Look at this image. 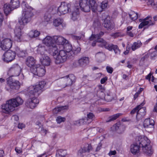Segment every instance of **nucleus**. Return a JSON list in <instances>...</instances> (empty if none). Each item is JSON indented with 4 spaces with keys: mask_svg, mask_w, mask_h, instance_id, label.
<instances>
[{
    "mask_svg": "<svg viewBox=\"0 0 157 157\" xmlns=\"http://www.w3.org/2000/svg\"><path fill=\"white\" fill-rule=\"evenodd\" d=\"M22 6L23 8L22 17L19 21V24H17L14 30L15 40L18 42L21 41L22 36V29L24 26L30 21L31 18L33 16L32 12L33 8L29 6L25 1H22Z\"/></svg>",
    "mask_w": 157,
    "mask_h": 157,
    "instance_id": "1",
    "label": "nucleus"
},
{
    "mask_svg": "<svg viewBox=\"0 0 157 157\" xmlns=\"http://www.w3.org/2000/svg\"><path fill=\"white\" fill-rule=\"evenodd\" d=\"M46 84L44 81H42L35 86H31L28 89V92L29 98L25 102V105L28 108L30 109L34 108L38 104L39 101L33 96H38L37 93L43 88Z\"/></svg>",
    "mask_w": 157,
    "mask_h": 157,
    "instance_id": "2",
    "label": "nucleus"
},
{
    "mask_svg": "<svg viewBox=\"0 0 157 157\" xmlns=\"http://www.w3.org/2000/svg\"><path fill=\"white\" fill-rule=\"evenodd\" d=\"M23 102V100L20 97L8 100L6 104L2 105V111L5 113H8L13 111L15 107L22 105Z\"/></svg>",
    "mask_w": 157,
    "mask_h": 157,
    "instance_id": "3",
    "label": "nucleus"
},
{
    "mask_svg": "<svg viewBox=\"0 0 157 157\" xmlns=\"http://www.w3.org/2000/svg\"><path fill=\"white\" fill-rule=\"evenodd\" d=\"M79 5L81 10L84 12H88L90 10L94 12L96 11L97 3L95 0H79Z\"/></svg>",
    "mask_w": 157,
    "mask_h": 157,
    "instance_id": "4",
    "label": "nucleus"
},
{
    "mask_svg": "<svg viewBox=\"0 0 157 157\" xmlns=\"http://www.w3.org/2000/svg\"><path fill=\"white\" fill-rule=\"evenodd\" d=\"M58 47L54 48V51L52 52H50V54L52 55L55 59L56 63L59 64L66 61L67 59V55L68 54L63 50H59V52Z\"/></svg>",
    "mask_w": 157,
    "mask_h": 157,
    "instance_id": "5",
    "label": "nucleus"
},
{
    "mask_svg": "<svg viewBox=\"0 0 157 157\" xmlns=\"http://www.w3.org/2000/svg\"><path fill=\"white\" fill-rule=\"evenodd\" d=\"M150 141L147 137L140 138V144L141 145L143 152L147 155H151L153 152L150 145Z\"/></svg>",
    "mask_w": 157,
    "mask_h": 157,
    "instance_id": "6",
    "label": "nucleus"
},
{
    "mask_svg": "<svg viewBox=\"0 0 157 157\" xmlns=\"http://www.w3.org/2000/svg\"><path fill=\"white\" fill-rule=\"evenodd\" d=\"M75 77L73 74H70L62 78L59 80V86L65 87L71 86L75 82Z\"/></svg>",
    "mask_w": 157,
    "mask_h": 157,
    "instance_id": "7",
    "label": "nucleus"
},
{
    "mask_svg": "<svg viewBox=\"0 0 157 157\" xmlns=\"http://www.w3.org/2000/svg\"><path fill=\"white\" fill-rule=\"evenodd\" d=\"M43 42V43L48 47L50 54H51L50 52H52L54 51V48H56L58 47L56 45L53 37H52L50 36H46L44 39Z\"/></svg>",
    "mask_w": 157,
    "mask_h": 157,
    "instance_id": "8",
    "label": "nucleus"
},
{
    "mask_svg": "<svg viewBox=\"0 0 157 157\" xmlns=\"http://www.w3.org/2000/svg\"><path fill=\"white\" fill-rule=\"evenodd\" d=\"M30 71L34 75L39 77L43 76L46 72L45 67L40 65H37L34 68H31Z\"/></svg>",
    "mask_w": 157,
    "mask_h": 157,
    "instance_id": "9",
    "label": "nucleus"
},
{
    "mask_svg": "<svg viewBox=\"0 0 157 157\" xmlns=\"http://www.w3.org/2000/svg\"><path fill=\"white\" fill-rule=\"evenodd\" d=\"M7 85L12 90H18L20 87V83L19 81L13 79L9 77L7 79Z\"/></svg>",
    "mask_w": 157,
    "mask_h": 157,
    "instance_id": "10",
    "label": "nucleus"
},
{
    "mask_svg": "<svg viewBox=\"0 0 157 157\" xmlns=\"http://www.w3.org/2000/svg\"><path fill=\"white\" fill-rule=\"evenodd\" d=\"M21 71V68L19 65L18 64H14L9 69L8 74L10 75V77L17 76L20 75Z\"/></svg>",
    "mask_w": 157,
    "mask_h": 157,
    "instance_id": "11",
    "label": "nucleus"
},
{
    "mask_svg": "<svg viewBox=\"0 0 157 157\" xmlns=\"http://www.w3.org/2000/svg\"><path fill=\"white\" fill-rule=\"evenodd\" d=\"M16 55V53L14 52L9 50L4 53L2 56V59L4 62L8 63L15 59Z\"/></svg>",
    "mask_w": 157,
    "mask_h": 157,
    "instance_id": "12",
    "label": "nucleus"
},
{
    "mask_svg": "<svg viewBox=\"0 0 157 157\" xmlns=\"http://www.w3.org/2000/svg\"><path fill=\"white\" fill-rule=\"evenodd\" d=\"M70 4L64 2H62L58 8V13H59L60 14H65L68 12L70 10Z\"/></svg>",
    "mask_w": 157,
    "mask_h": 157,
    "instance_id": "13",
    "label": "nucleus"
},
{
    "mask_svg": "<svg viewBox=\"0 0 157 157\" xmlns=\"http://www.w3.org/2000/svg\"><path fill=\"white\" fill-rule=\"evenodd\" d=\"M142 138L141 136L138 137V141L136 143L131 144L130 147V151L131 153L133 155H136L139 153L140 151V147L141 145L139 143L140 142V138Z\"/></svg>",
    "mask_w": 157,
    "mask_h": 157,
    "instance_id": "14",
    "label": "nucleus"
},
{
    "mask_svg": "<svg viewBox=\"0 0 157 157\" xmlns=\"http://www.w3.org/2000/svg\"><path fill=\"white\" fill-rule=\"evenodd\" d=\"M152 19L151 17L150 16H148L144 18V21L141 22L139 25V28L142 29L145 26L149 27L154 25L155 24V22L154 21H152Z\"/></svg>",
    "mask_w": 157,
    "mask_h": 157,
    "instance_id": "15",
    "label": "nucleus"
},
{
    "mask_svg": "<svg viewBox=\"0 0 157 157\" xmlns=\"http://www.w3.org/2000/svg\"><path fill=\"white\" fill-rule=\"evenodd\" d=\"M1 48L4 50H6L10 49L11 48L12 45V41L9 38H5L2 42Z\"/></svg>",
    "mask_w": 157,
    "mask_h": 157,
    "instance_id": "16",
    "label": "nucleus"
},
{
    "mask_svg": "<svg viewBox=\"0 0 157 157\" xmlns=\"http://www.w3.org/2000/svg\"><path fill=\"white\" fill-rule=\"evenodd\" d=\"M54 40H55L56 45L57 44L58 45V48H60V47H62L65 43L68 42V41L66 40L65 39L61 36H53Z\"/></svg>",
    "mask_w": 157,
    "mask_h": 157,
    "instance_id": "17",
    "label": "nucleus"
},
{
    "mask_svg": "<svg viewBox=\"0 0 157 157\" xmlns=\"http://www.w3.org/2000/svg\"><path fill=\"white\" fill-rule=\"evenodd\" d=\"M37 53L40 54L41 56L47 55V52L50 54L48 47L45 46L43 44L39 45L37 47Z\"/></svg>",
    "mask_w": 157,
    "mask_h": 157,
    "instance_id": "18",
    "label": "nucleus"
},
{
    "mask_svg": "<svg viewBox=\"0 0 157 157\" xmlns=\"http://www.w3.org/2000/svg\"><path fill=\"white\" fill-rule=\"evenodd\" d=\"M144 105V104L142 103L139 105H140V107H139L138 112L136 116V118L137 120L138 119L139 120L141 119L145 114L146 112V109L145 107H142Z\"/></svg>",
    "mask_w": 157,
    "mask_h": 157,
    "instance_id": "19",
    "label": "nucleus"
},
{
    "mask_svg": "<svg viewBox=\"0 0 157 157\" xmlns=\"http://www.w3.org/2000/svg\"><path fill=\"white\" fill-rule=\"evenodd\" d=\"M62 19L58 18L53 21V24L56 27H59L60 29H62L66 26V24L63 23Z\"/></svg>",
    "mask_w": 157,
    "mask_h": 157,
    "instance_id": "20",
    "label": "nucleus"
},
{
    "mask_svg": "<svg viewBox=\"0 0 157 157\" xmlns=\"http://www.w3.org/2000/svg\"><path fill=\"white\" fill-rule=\"evenodd\" d=\"M40 61L41 63L44 66H48L50 65L51 63L50 58L47 55L41 56L40 58Z\"/></svg>",
    "mask_w": 157,
    "mask_h": 157,
    "instance_id": "21",
    "label": "nucleus"
},
{
    "mask_svg": "<svg viewBox=\"0 0 157 157\" xmlns=\"http://www.w3.org/2000/svg\"><path fill=\"white\" fill-rule=\"evenodd\" d=\"M26 64L29 67L31 68H33L34 66L37 65L35 64V60L33 57L32 56L28 57L26 60Z\"/></svg>",
    "mask_w": 157,
    "mask_h": 157,
    "instance_id": "22",
    "label": "nucleus"
},
{
    "mask_svg": "<svg viewBox=\"0 0 157 157\" xmlns=\"http://www.w3.org/2000/svg\"><path fill=\"white\" fill-rule=\"evenodd\" d=\"M103 25L108 30H111L114 27V23L106 18L105 19Z\"/></svg>",
    "mask_w": 157,
    "mask_h": 157,
    "instance_id": "23",
    "label": "nucleus"
},
{
    "mask_svg": "<svg viewBox=\"0 0 157 157\" xmlns=\"http://www.w3.org/2000/svg\"><path fill=\"white\" fill-rule=\"evenodd\" d=\"M144 127L145 128H153L154 125V121L150 118L146 119L144 121L143 123Z\"/></svg>",
    "mask_w": 157,
    "mask_h": 157,
    "instance_id": "24",
    "label": "nucleus"
},
{
    "mask_svg": "<svg viewBox=\"0 0 157 157\" xmlns=\"http://www.w3.org/2000/svg\"><path fill=\"white\" fill-rule=\"evenodd\" d=\"M96 41L99 43L98 46L102 48H105L109 50L110 49L109 47L111 44H109L106 41L103 39H98Z\"/></svg>",
    "mask_w": 157,
    "mask_h": 157,
    "instance_id": "25",
    "label": "nucleus"
},
{
    "mask_svg": "<svg viewBox=\"0 0 157 157\" xmlns=\"http://www.w3.org/2000/svg\"><path fill=\"white\" fill-rule=\"evenodd\" d=\"M108 5V2L107 1H103L101 4V5L98 6L97 5V10L99 12H101L103 10L107 8Z\"/></svg>",
    "mask_w": 157,
    "mask_h": 157,
    "instance_id": "26",
    "label": "nucleus"
},
{
    "mask_svg": "<svg viewBox=\"0 0 157 157\" xmlns=\"http://www.w3.org/2000/svg\"><path fill=\"white\" fill-rule=\"evenodd\" d=\"M68 108V106L67 105L55 108L53 110V112L55 114H57L59 112L62 113L64 112L65 110H67Z\"/></svg>",
    "mask_w": 157,
    "mask_h": 157,
    "instance_id": "27",
    "label": "nucleus"
},
{
    "mask_svg": "<svg viewBox=\"0 0 157 157\" xmlns=\"http://www.w3.org/2000/svg\"><path fill=\"white\" fill-rule=\"evenodd\" d=\"M72 19L74 21L76 20L79 17V10L78 7H75L72 13Z\"/></svg>",
    "mask_w": 157,
    "mask_h": 157,
    "instance_id": "28",
    "label": "nucleus"
},
{
    "mask_svg": "<svg viewBox=\"0 0 157 157\" xmlns=\"http://www.w3.org/2000/svg\"><path fill=\"white\" fill-rule=\"evenodd\" d=\"M79 63L80 66H85L89 63V58L88 57H84L81 58L79 59Z\"/></svg>",
    "mask_w": 157,
    "mask_h": 157,
    "instance_id": "29",
    "label": "nucleus"
},
{
    "mask_svg": "<svg viewBox=\"0 0 157 157\" xmlns=\"http://www.w3.org/2000/svg\"><path fill=\"white\" fill-rule=\"evenodd\" d=\"M63 49H64V50H65L68 54H70V51L72 50V45L68 42L65 43V44L62 46V47Z\"/></svg>",
    "mask_w": 157,
    "mask_h": 157,
    "instance_id": "30",
    "label": "nucleus"
},
{
    "mask_svg": "<svg viewBox=\"0 0 157 157\" xmlns=\"http://www.w3.org/2000/svg\"><path fill=\"white\" fill-rule=\"evenodd\" d=\"M3 8L4 13L6 16L10 14L11 11L13 10L12 7H11L10 4L6 3L4 4Z\"/></svg>",
    "mask_w": 157,
    "mask_h": 157,
    "instance_id": "31",
    "label": "nucleus"
},
{
    "mask_svg": "<svg viewBox=\"0 0 157 157\" xmlns=\"http://www.w3.org/2000/svg\"><path fill=\"white\" fill-rule=\"evenodd\" d=\"M104 34V32L102 31L100 32L99 33L96 35L92 34L91 36L90 37L89 40H97L98 39H103L102 38H101V37L103 36Z\"/></svg>",
    "mask_w": 157,
    "mask_h": 157,
    "instance_id": "32",
    "label": "nucleus"
},
{
    "mask_svg": "<svg viewBox=\"0 0 157 157\" xmlns=\"http://www.w3.org/2000/svg\"><path fill=\"white\" fill-rule=\"evenodd\" d=\"M142 44L140 40H138L136 42H134L132 44L131 48L132 51H135L136 49L140 48Z\"/></svg>",
    "mask_w": 157,
    "mask_h": 157,
    "instance_id": "33",
    "label": "nucleus"
},
{
    "mask_svg": "<svg viewBox=\"0 0 157 157\" xmlns=\"http://www.w3.org/2000/svg\"><path fill=\"white\" fill-rule=\"evenodd\" d=\"M109 47H110V49H109L108 50L109 51H112L113 50L115 54L117 55L120 54L121 52L120 50L119 49L117 45L111 44Z\"/></svg>",
    "mask_w": 157,
    "mask_h": 157,
    "instance_id": "34",
    "label": "nucleus"
},
{
    "mask_svg": "<svg viewBox=\"0 0 157 157\" xmlns=\"http://www.w3.org/2000/svg\"><path fill=\"white\" fill-rule=\"evenodd\" d=\"M10 5L13 9L17 8L20 6L19 0H11Z\"/></svg>",
    "mask_w": 157,
    "mask_h": 157,
    "instance_id": "35",
    "label": "nucleus"
},
{
    "mask_svg": "<svg viewBox=\"0 0 157 157\" xmlns=\"http://www.w3.org/2000/svg\"><path fill=\"white\" fill-rule=\"evenodd\" d=\"M39 31L36 30H31L28 33V35L30 37H36L38 36L40 34Z\"/></svg>",
    "mask_w": 157,
    "mask_h": 157,
    "instance_id": "36",
    "label": "nucleus"
},
{
    "mask_svg": "<svg viewBox=\"0 0 157 157\" xmlns=\"http://www.w3.org/2000/svg\"><path fill=\"white\" fill-rule=\"evenodd\" d=\"M129 17L132 21H135L136 20L138 17L137 13L134 11H131L128 14Z\"/></svg>",
    "mask_w": 157,
    "mask_h": 157,
    "instance_id": "37",
    "label": "nucleus"
},
{
    "mask_svg": "<svg viewBox=\"0 0 157 157\" xmlns=\"http://www.w3.org/2000/svg\"><path fill=\"white\" fill-rule=\"evenodd\" d=\"M80 51V48L78 47L75 49H72V50L70 51V54L71 56H74L79 53Z\"/></svg>",
    "mask_w": 157,
    "mask_h": 157,
    "instance_id": "38",
    "label": "nucleus"
},
{
    "mask_svg": "<svg viewBox=\"0 0 157 157\" xmlns=\"http://www.w3.org/2000/svg\"><path fill=\"white\" fill-rule=\"evenodd\" d=\"M65 151L59 149L57 151L56 153V157H64L65 156Z\"/></svg>",
    "mask_w": 157,
    "mask_h": 157,
    "instance_id": "39",
    "label": "nucleus"
},
{
    "mask_svg": "<svg viewBox=\"0 0 157 157\" xmlns=\"http://www.w3.org/2000/svg\"><path fill=\"white\" fill-rule=\"evenodd\" d=\"M51 10H50L45 13L44 16V18L45 21L48 22L50 21L51 18V14L50 13Z\"/></svg>",
    "mask_w": 157,
    "mask_h": 157,
    "instance_id": "40",
    "label": "nucleus"
},
{
    "mask_svg": "<svg viewBox=\"0 0 157 157\" xmlns=\"http://www.w3.org/2000/svg\"><path fill=\"white\" fill-rule=\"evenodd\" d=\"M113 127L115 128V130L117 131L118 130H122L123 129L124 126L121 124L120 122H118L114 124Z\"/></svg>",
    "mask_w": 157,
    "mask_h": 157,
    "instance_id": "41",
    "label": "nucleus"
},
{
    "mask_svg": "<svg viewBox=\"0 0 157 157\" xmlns=\"http://www.w3.org/2000/svg\"><path fill=\"white\" fill-rule=\"evenodd\" d=\"M95 57L99 60H101L105 56V54L102 52H99L95 55Z\"/></svg>",
    "mask_w": 157,
    "mask_h": 157,
    "instance_id": "42",
    "label": "nucleus"
},
{
    "mask_svg": "<svg viewBox=\"0 0 157 157\" xmlns=\"http://www.w3.org/2000/svg\"><path fill=\"white\" fill-rule=\"evenodd\" d=\"M123 114L121 113H118L111 116L109 117V120L107 121V122H110L112 121H113L117 118H118L120 116H121Z\"/></svg>",
    "mask_w": 157,
    "mask_h": 157,
    "instance_id": "43",
    "label": "nucleus"
},
{
    "mask_svg": "<svg viewBox=\"0 0 157 157\" xmlns=\"http://www.w3.org/2000/svg\"><path fill=\"white\" fill-rule=\"evenodd\" d=\"M87 120L86 118H82L76 121L74 123V124L76 125H80L86 124V121Z\"/></svg>",
    "mask_w": 157,
    "mask_h": 157,
    "instance_id": "44",
    "label": "nucleus"
},
{
    "mask_svg": "<svg viewBox=\"0 0 157 157\" xmlns=\"http://www.w3.org/2000/svg\"><path fill=\"white\" fill-rule=\"evenodd\" d=\"M83 148L86 152H89L92 150V147L91 145L89 144H86Z\"/></svg>",
    "mask_w": 157,
    "mask_h": 157,
    "instance_id": "45",
    "label": "nucleus"
},
{
    "mask_svg": "<svg viewBox=\"0 0 157 157\" xmlns=\"http://www.w3.org/2000/svg\"><path fill=\"white\" fill-rule=\"evenodd\" d=\"M17 54L19 57H23L25 56V52L19 49L16 50Z\"/></svg>",
    "mask_w": 157,
    "mask_h": 157,
    "instance_id": "46",
    "label": "nucleus"
},
{
    "mask_svg": "<svg viewBox=\"0 0 157 157\" xmlns=\"http://www.w3.org/2000/svg\"><path fill=\"white\" fill-rule=\"evenodd\" d=\"M148 4H150L153 8H157V0H149Z\"/></svg>",
    "mask_w": 157,
    "mask_h": 157,
    "instance_id": "47",
    "label": "nucleus"
},
{
    "mask_svg": "<svg viewBox=\"0 0 157 157\" xmlns=\"http://www.w3.org/2000/svg\"><path fill=\"white\" fill-rule=\"evenodd\" d=\"M105 99L108 102L111 101L113 99V98L111 96V93H107V94L105 96Z\"/></svg>",
    "mask_w": 157,
    "mask_h": 157,
    "instance_id": "48",
    "label": "nucleus"
},
{
    "mask_svg": "<svg viewBox=\"0 0 157 157\" xmlns=\"http://www.w3.org/2000/svg\"><path fill=\"white\" fill-rule=\"evenodd\" d=\"M65 120V118L64 117H62L61 116L58 117L56 119V121L58 124H60L62 122H63Z\"/></svg>",
    "mask_w": 157,
    "mask_h": 157,
    "instance_id": "49",
    "label": "nucleus"
},
{
    "mask_svg": "<svg viewBox=\"0 0 157 157\" xmlns=\"http://www.w3.org/2000/svg\"><path fill=\"white\" fill-rule=\"evenodd\" d=\"M87 118L88 119L91 120L93 121L95 118V116L92 113H89L87 114Z\"/></svg>",
    "mask_w": 157,
    "mask_h": 157,
    "instance_id": "50",
    "label": "nucleus"
},
{
    "mask_svg": "<svg viewBox=\"0 0 157 157\" xmlns=\"http://www.w3.org/2000/svg\"><path fill=\"white\" fill-rule=\"evenodd\" d=\"M140 107V105H138L136 107L134 108L130 112V113L132 115H133L135 114L136 113L137 114V112H138V109H139V107Z\"/></svg>",
    "mask_w": 157,
    "mask_h": 157,
    "instance_id": "51",
    "label": "nucleus"
},
{
    "mask_svg": "<svg viewBox=\"0 0 157 157\" xmlns=\"http://www.w3.org/2000/svg\"><path fill=\"white\" fill-rule=\"evenodd\" d=\"M106 70L110 74H112L113 71V69L112 67L109 66H107L106 67Z\"/></svg>",
    "mask_w": 157,
    "mask_h": 157,
    "instance_id": "52",
    "label": "nucleus"
},
{
    "mask_svg": "<svg viewBox=\"0 0 157 157\" xmlns=\"http://www.w3.org/2000/svg\"><path fill=\"white\" fill-rule=\"evenodd\" d=\"M82 37L81 36H76L75 35H72L71 36V38L72 39L75 40H80Z\"/></svg>",
    "mask_w": 157,
    "mask_h": 157,
    "instance_id": "53",
    "label": "nucleus"
},
{
    "mask_svg": "<svg viewBox=\"0 0 157 157\" xmlns=\"http://www.w3.org/2000/svg\"><path fill=\"white\" fill-rule=\"evenodd\" d=\"M85 152H86L84 150V148L83 147V148H81L78 150V155H81L83 153H85Z\"/></svg>",
    "mask_w": 157,
    "mask_h": 157,
    "instance_id": "54",
    "label": "nucleus"
},
{
    "mask_svg": "<svg viewBox=\"0 0 157 157\" xmlns=\"http://www.w3.org/2000/svg\"><path fill=\"white\" fill-rule=\"evenodd\" d=\"M146 59V57L145 56H144L142 58H141L140 60V64L141 66H143L144 64L145 60Z\"/></svg>",
    "mask_w": 157,
    "mask_h": 157,
    "instance_id": "55",
    "label": "nucleus"
},
{
    "mask_svg": "<svg viewBox=\"0 0 157 157\" xmlns=\"http://www.w3.org/2000/svg\"><path fill=\"white\" fill-rule=\"evenodd\" d=\"M4 19V17L2 13L0 12V27L2 25V23Z\"/></svg>",
    "mask_w": 157,
    "mask_h": 157,
    "instance_id": "56",
    "label": "nucleus"
},
{
    "mask_svg": "<svg viewBox=\"0 0 157 157\" xmlns=\"http://www.w3.org/2000/svg\"><path fill=\"white\" fill-rule=\"evenodd\" d=\"M79 65L80 66V64L79 63V60L78 61H75L73 63V67L74 66L75 67H76Z\"/></svg>",
    "mask_w": 157,
    "mask_h": 157,
    "instance_id": "57",
    "label": "nucleus"
},
{
    "mask_svg": "<svg viewBox=\"0 0 157 157\" xmlns=\"http://www.w3.org/2000/svg\"><path fill=\"white\" fill-rule=\"evenodd\" d=\"M157 55V51H155L153 52L151 54V56L152 59H153L154 57H156Z\"/></svg>",
    "mask_w": 157,
    "mask_h": 157,
    "instance_id": "58",
    "label": "nucleus"
},
{
    "mask_svg": "<svg viewBox=\"0 0 157 157\" xmlns=\"http://www.w3.org/2000/svg\"><path fill=\"white\" fill-rule=\"evenodd\" d=\"M102 146V144L101 142L99 143L97 147V148L96 149V151H99L101 149Z\"/></svg>",
    "mask_w": 157,
    "mask_h": 157,
    "instance_id": "59",
    "label": "nucleus"
},
{
    "mask_svg": "<svg viewBox=\"0 0 157 157\" xmlns=\"http://www.w3.org/2000/svg\"><path fill=\"white\" fill-rule=\"evenodd\" d=\"M108 78L107 77H105L102 78L101 80V84H104L106 81L107 80Z\"/></svg>",
    "mask_w": 157,
    "mask_h": 157,
    "instance_id": "60",
    "label": "nucleus"
},
{
    "mask_svg": "<svg viewBox=\"0 0 157 157\" xmlns=\"http://www.w3.org/2000/svg\"><path fill=\"white\" fill-rule=\"evenodd\" d=\"M25 125L24 124L21 123H19L18 125V128H19L22 129V128H25Z\"/></svg>",
    "mask_w": 157,
    "mask_h": 157,
    "instance_id": "61",
    "label": "nucleus"
},
{
    "mask_svg": "<svg viewBox=\"0 0 157 157\" xmlns=\"http://www.w3.org/2000/svg\"><path fill=\"white\" fill-rule=\"evenodd\" d=\"M130 121L131 120L128 118V117L123 118L121 120V121L123 122L129 121Z\"/></svg>",
    "mask_w": 157,
    "mask_h": 157,
    "instance_id": "62",
    "label": "nucleus"
},
{
    "mask_svg": "<svg viewBox=\"0 0 157 157\" xmlns=\"http://www.w3.org/2000/svg\"><path fill=\"white\" fill-rule=\"evenodd\" d=\"M130 61H128L127 62V67L131 69L132 68V65L130 64Z\"/></svg>",
    "mask_w": 157,
    "mask_h": 157,
    "instance_id": "63",
    "label": "nucleus"
},
{
    "mask_svg": "<svg viewBox=\"0 0 157 157\" xmlns=\"http://www.w3.org/2000/svg\"><path fill=\"white\" fill-rule=\"evenodd\" d=\"M127 34L129 36H130L131 37H133L134 36V35L133 33L131 32L130 31H127Z\"/></svg>",
    "mask_w": 157,
    "mask_h": 157,
    "instance_id": "64",
    "label": "nucleus"
}]
</instances>
